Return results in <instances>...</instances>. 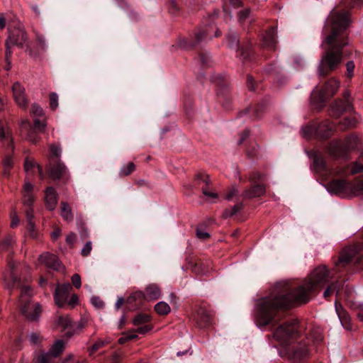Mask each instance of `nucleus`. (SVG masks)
Instances as JSON below:
<instances>
[{
    "label": "nucleus",
    "instance_id": "62",
    "mask_svg": "<svg viewBox=\"0 0 363 363\" xmlns=\"http://www.w3.org/2000/svg\"><path fill=\"white\" fill-rule=\"evenodd\" d=\"M67 304L74 308L78 303V296L77 294H72L69 300H67Z\"/></svg>",
    "mask_w": 363,
    "mask_h": 363
},
{
    "label": "nucleus",
    "instance_id": "64",
    "mask_svg": "<svg viewBox=\"0 0 363 363\" xmlns=\"http://www.w3.org/2000/svg\"><path fill=\"white\" fill-rule=\"evenodd\" d=\"M77 235L74 233H70L66 237V242L69 245H73L76 240Z\"/></svg>",
    "mask_w": 363,
    "mask_h": 363
},
{
    "label": "nucleus",
    "instance_id": "46",
    "mask_svg": "<svg viewBox=\"0 0 363 363\" xmlns=\"http://www.w3.org/2000/svg\"><path fill=\"white\" fill-rule=\"evenodd\" d=\"M336 291L337 294L339 292L338 284L337 282H333L330 284L325 290L323 293V296L325 298H328L331 295L332 293Z\"/></svg>",
    "mask_w": 363,
    "mask_h": 363
},
{
    "label": "nucleus",
    "instance_id": "54",
    "mask_svg": "<svg viewBox=\"0 0 363 363\" xmlns=\"http://www.w3.org/2000/svg\"><path fill=\"white\" fill-rule=\"evenodd\" d=\"M91 303L96 308H102L104 306V301L99 296H92L91 298Z\"/></svg>",
    "mask_w": 363,
    "mask_h": 363
},
{
    "label": "nucleus",
    "instance_id": "26",
    "mask_svg": "<svg viewBox=\"0 0 363 363\" xmlns=\"http://www.w3.org/2000/svg\"><path fill=\"white\" fill-rule=\"evenodd\" d=\"M65 349V342L62 340H57L53 343V345H52V347H50V349L49 350L48 353L50 356H52L53 358H56V357H59L63 352Z\"/></svg>",
    "mask_w": 363,
    "mask_h": 363
},
{
    "label": "nucleus",
    "instance_id": "29",
    "mask_svg": "<svg viewBox=\"0 0 363 363\" xmlns=\"http://www.w3.org/2000/svg\"><path fill=\"white\" fill-rule=\"evenodd\" d=\"M313 164L315 171L320 173L328 171L325 160L322 156L317 155H315L313 158Z\"/></svg>",
    "mask_w": 363,
    "mask_h": 363
},
{
    "label": "nucleus",
    "instance_id": "47",
    "mask_svg": "<svg viewBox=\"0 0 363 363\" xmlns=\"http://www.w3.org/2000/svg\"><path fill=\"white\" fill-rule=\"evenodd\" d=\"M228 45L231 48H235L238 47L239 40L236 33H230L228 35Z\"/></svg>",
    "mask_w": 363,
    "mask_h": 363
},
{
    "label": "nucleus",
    "instance_id": "28",
    "mask_svg": "<svg viewBox=\"0 0 363 363\" xmlns=\"http://www.w3.org/2000/svg\"><path fill=\"white\" fill-rule=\"evenodd\" d=\"M61 216L67 222H72L73 220L72 209L66 202H61Z\"/></svg>",
    "mask_w": 363,
    "mask_h": 363
},
{
    "label": "nucleus",
    "instance_id": "59",
    "mask_svg": "<svg viewBox=\"0 0 363 363\" xmlns=\"http://www.w3.org/2000/svg\"><path fill=\"white\" fill-rule=\"evenodd\" d=\"M33 202V196L32 194H25L23 196V203L25 206L28 207H30Z\"/></svg>",
    "mask_w": 363,
    "mask_h": 363
},
{
    "label": "nucleus",
    "instance_id": "35",
    "mask_svg": "<svg viewBox=\"0 0 363 363\" xmlns=\"http://www.w3.org/2000/svg\"><path fill=\"white\" fill-rule=\"evenodd\" d=\"M84 327V324L82 321L78 323H73V328L71 330H68L64 333V335L67 338H70L73 335L79 333Z\"/></svg>",
    "mask_w": 363,
    "mask_h": 363
},
{
    "label": "nucleus",
    "instance_id": "48",
    "mask_svg": "<svg viewBox=\"0 0 363 363\" xmlns=\"http://www.w3.org/2000/svg\"><path fill=\"white\" fill-rule=\"evenodd\" d=\"M357 119L354 117H347L341 122V125H343L344 128H347L354 126L357 123Z\"/></svg>",
    "mask_w": 363,
    "mask_h": 363
},
{
    "label": "nucleus",
    "instance_id": "18",
    "mask_svg": "<svg viewBox=\"0 0 363 363\" xmlns=\"http://www.w3.org/2000/svg\"><path fill=\"white\" fill-rule=\"evenodd\" d=\"M214 28H216L211 26L209 28L200 29L195 33V42L194 43L184 44L181 45V46H182L184 48H189L195 46L196 44H198L207 38H211L212 35L211 34V31Z\"/></svg>",
    "mask_w": 363,
    "mask_h": 363
},
{
    "label": "nucleus",
    "instance_id": "33",
    "mask_svg": "<svg viewBox=\"0 0 363 363\" xmlns=\"http://www.w3.org/2000/svg\"><path fill=\"white\" fill-rule=\"evenodd\" d=\"M359 138L357 135H350L346 138L344 146L346 150L350 149H354L357 147Z\"/></svg>",
    "mask_w": 363,
    "mask_h": 363
},
{
    "label": "nucleus",
    "instance_id": "39",
    "mask_svg": "<svg viewBox=\"0 0 363 363\" xmlns=\"http://www.w3.org/2000/svg\"><path fill=\"white\" fill-rule=\"evenodd\" d=\"M35 167L38 168L39 174L40 175H42L43 174L42 168L38 164H37L33 160H30L28 158L26 159L25 163H24V169H25L26 172H28L29 171H30L33 168H34Z\"/></svg>",
    "mask_w": 363,
    "mask_h": 363
},
{
    "label": "nucleus",
    "instance_id": "61",
    "mask_svg": "<svg viewBox=\"0 0 363 363\" xmlns=\"http://www.w3.org/2000/svg\"><path fill=\"white\" fill-rule=\"evenodd\" d=\"M239 194V191L237 188L233 187L230 191L226 194L225 199L228 201L233 199V197L237 196Z\"/></svg>",
    "mask_w": 363,
    "mask_h": 363
},
{
    "label": "nucleus",
    "instance_id": "13",
    "mask_svg": "<svg viewBox=\"0 0 363 363\" xmlns=\"http://www.w3.org/2000/svg\"><path fill=\"white\" fill-rule=\"evenodd\" d=\"M12 91L17 105L22 108H27L28 101L26 95L25 88L19 82H15L12 86Z\"/></svg>",
    "mask_w": 363,
    "mask_h": 363
},
{
    "label": "nucleus",
    "instance_id": "24",
    "mask_svg": "<svg viewBox=\"0 0 363 363\" xmlns=\"http://www.w3.org/2000/svg\"><path fill=\"white\" fill-rule=\"evenodd\" d=\"M198 325L201 328L206 327L211 324L212 318L210 313L203 308H199L195 317Z\"/></svg>",
    "mask_w": 363,
    "mask_h": 363
},
{
    "label": "nucleus",
    "instance_id": "43",
    "mask_svg": "<svg viewBox=\"0 0 363 363\" xmlns=\"http://www.w3.org/2000/svg\"><path fill=\"white\" fill-rule=\"evenodd\" d=\"M150 320V316L147 314H138L135 317V318L133 320V323L135 325H140L143 323H147Z\"/></svg>",
    "mask_w": 363,
    "mask_h": 363
},
{
    "label": "nucleus",
    "instance_id": "38",
    "mask_svg": "<svg viewBox=\"0 0 363 363\" xmlns=\"http://www.w3.org/2000/svg\"><path fill=\"white\" fill-rule=\"evenodd\" d=\"M30 114L33 118H43L45 113L43 109L37 104H33L31 106Z\"/></svg>",
    "mask_w": 363,
    "mask_h": 363
},
{
    "label": "nucleus",
    "instance_id": "23",
    "mask_svg": "<svg viewBox=\"0 0 363 363\" xmlns=\"http://www.w3.org/2000/svg\"><path fill=\"white\" fill-rule=\"evenodd\" d=\"M277 30L274 28H270L263 37V45L268 49L274 50L277 44Z\"/></svg>",
    "mask_w": 363,
    "mask_h": 363
},
{
    "label": "nucleus",
    "instance_id": "41",
    "mask_svg": "<svg viewBox=\"0 0 363 363\" xmlns=\"http://www.w3.org/2000/svg\"><path fill=\"white\" fill-rule=\"evenodd\" d=\"M49 147L52 154V156L50 158H52L54 160H60L62 153L61 147L55 144H51Z\"/></svg>",
    "mask_w": 363,
    "mask_h": 363
},
{
    "label": "nucleus",
    "instance_id": "36",
    "mask_svg": "<svg viewBox=\"0 0 363 363\" xmlns=\"http://www.w3.org/2000/svg\"><path fill=\"white\" fill-rule=\"evenodd\" d=\"M155 310L158 314L164 315L170 312V307L167 303L160 301L155 306Z\"/></svg>",
    "mask_w": 363,
    "mask_h": 363
},
{
    "label": "nucleus",
    "instance_id": "40",
    "mask_svg": "<svg viewBox=\"0 0 363 363\" xmlns=\"http://www.w3.org/2000/svg\"><path fill=\"white\" fill-rule=\"evenodd\" d=\"M196 236L200 240H207L210 238V234L206 232V227L203 224L199 225L196 228Z\"/></svg>",
    "mask_w": 363,
    "mask_h": 363
},
{
    "label": "nucleus",
    "instance_id": "63",
    "mask_svg": "<svg viewBox=\"0 0 363 363\" xmlns=\"http://www.w3.org/2000/svg\"><path fill=\"white\" fill-rule=\"evenodd\" d=\"M315 131V128L312 126H306L302 129V134L304 137L308 138Z\"/></svg>",
    "mask_w": 363,
    "mask_h": 363
},
{
    "label": "nucleus",
    "instance_id": "6",
    "mask_svg": "<svg viewBox=\"0 0 363 363\" xmlns=\"http://www.w3.org/2000/svg\"><path fill=\"white\" fill-rule=\"evenodd\" d=\"M358 247H348L345 248L338 260L335 262V268L334 270L340 271L342 268L348 265L353 259H356V263L360 267H363V255L360 257L355 258L358 253Z\"/></svg>",
    "mask_w": 363,
    "mask_h": 363
},
{
    "label": "nucleus",
    "instance_id": "17",
    "mask_svg": "<svg viewBox=\"0 0 363 363\" xmlns=\"http://www.w3.org/2000/svg\"><path fill=\"white\" fill-rule=\"evenodd\" d=\"M39 259L41 263L44 264L48 268L54 270H60L61 268V263L57 257L55 255L44 252L40 256Z\"/></svg>",
    "mask_w": 363,
    "mask_h": 363
},
{
    "label": "nucleus",
    "instance_id": "37",
    "mask_svg": "<svg viewBox=\"0 0 363 363\" xmlns=\"http://www.w3.org/2000/svg\"><path fill=\"white\" fill-rule=\"evenodd\" d=\"M135 169V166L133 162H129L123 165L120 169L119 174L121 177H126L130 174Z\"/></svg>",
    "mask_w": 363,
    "mask_h": 363
},
{
    "label": "nucleus",
    "instance_id": "21",
    "mask_svg": "<svg viewBox=\"0 0 363 363\" xmlns=\"http://www.w3.org/2000/svg\"><path fill=\"white\" fill-rule=\"evenodd\" d=\"M346 152L347 150L345 146L338 141H333L330 143L328 147V154L334 158L345 157Z\"/></svg>",
    "mask_w": 363,
    "mask_h": 363
},
{
    "label": "nucleus",
    "instance_id": "27",
    "mask_svg": "<svg viewBox=\"0 0 363 363\" xmlns=\"http://www.w3.org/2000/svg\"><path fill=\"white\" fill-rule=\"evenodd\" d=\"M333 125L328 121H324L316 128L317 133L323 138H328L332 133Z\"/></svg>",
    "mask_w": 363,
    "mask_h": 363
},
{
    "label": "nucleus",
    "instance_id": "34",
    "mask_svg": "<svg viewBox=\"0 0 363 363\" xmlns=\"http://www.w3.org/2000/svg\"><path fill=\"white\" fill-rule=\"evenodd\" d=\"M242 208V203H238L235 205H234L233 207L226 208L223 213V216L225 218L231 217V216L235 215L236 213H238Z\"/></svg>",
    "mask_w": 363,
    "mask_h": 363
},
{
    "label": "nucleus",
    "instance_id": "50",
    "mask_svg": "<svg viewBox=\"0 0 363 363\" xmlns=\"http://www.w3.org/2000/svg\"><path fill=\"white\" fill-rule=\"evenodd\" d=\"M28 337L30 343L33 345H39L43 340V337L40 336V335L37 333H31Z\"/></svg>",
    "mask_w": 363,
    "mask_h": 363
},
{
    "label": "nucleus",
    "instance_id": "20",
    "mask_svg": "<svg viewBox=\"0 0 363 363\" xmlns=\"http://www.w3.org/2000/svg\"><path fill=\"white\" fill-rule=\"evenodd\" d=\"M266 193L265 186L262 184H255L250 188L245 189L242 196L245 199H253L260 197Z\"/></svg>",
    "mask_w": 363,
    "mask_h": 363
},
{
    "label": "nucleus",
    "instance_id": "42",
    "mask_svg": "<svg viewBox=\"0 0 363 363\" xmlns=\"http://www.w3.org/2000/svg\"><path fill=\"white\" fill-rule=\"evenodd\" d=\"M337 104L344 105L343 108L338 109V113L350 112L353 110V106L350 99L337 101Z\"/></svg>",
    "mask_w": 363,
    "mask_h": 363
},
{
    "label": "nucleus",
    "instance_id": "58",
    "mask_svg": "<svg viewBox=\"0 0 363 363\" xmlns=\"http://www.w3.org/2000/svg\"><path fill=\"white\" fill-rule=\"evenodd\" d=\"M108 342H106L104 340H99L98 341H96L91 347V352L93 353V352H96L98 350H99L100 348H101L103 346H104L106 344H107Z\"/></svg>",
    "mask_w": 363,
    "mask_h": 363
},
{
    "label": "nucleus",
    "instance_id": "51",
    "mask_svg": "<svg viewBox=\"0 0 363 363\" xmlns=\"http://www.w3.org/2000/svg\"><path fill=\"white\" fill-rule=\"evenodd\" d=\"M37 45L39 49L45 51L48 48L46 40L43 35H38L37 37Z\"/></svg>",
    "mask_w": 363,
    "mask_h": 363
},
{
    "label": "nucleus",
    "instance_id": "8",
    "mask_svg": "<svg viewBox=\"0 0 363 363\" xmlns=\"http://www.w3.org/2000/svg\"><path fill=\"white\" fill-rule=\"evenodd\" d=\"M298 323L296 320L279 325L274 332V337L279 342H285L298 334Z\"/></svg>",
    "mask_w": 363,
    "mask_h": 363
},
{
    "label": "nucleus",
    "instance_id": "45",
    "mask_svg": "<svg viewBox=\"0 0 363 363\" xmlns=\"http://www.w3.org/2000/svg\"><path fill=\"white\" fill-rule=\"evenodd\" d=\"M264 178L265 174L257 171L252 172L249 174V180L252 183H256L259 181H262Z\"/></svg>",
    "mask_w": 363,
    "mask_h": 363
},
{
    "label": "nucleus",
    "instance_id": "52",
    "mask_svg": "<svg viewBox=\"0 0 363 363\" xmlns=\"http://www.w3.org/2000/svg\"><path fill=\"white\" fill-rule=\"evenodd\" d=\"M50 105L53 110L56 109L58 106V96L55 92L50 94Z\"/></svg>",
    "mask_w": 363,
    "mask_h": 363
},
{
    "label": "nucleus",
    "instance_id": "31",
    "mask_svg": "<svg viewBox=\"0 0 363 363\" xmlns=\"http://www.w3.org/2000/svg\"><path fill=\"white\" fill-rule=\"evenodd\" d=\"M59 325L62 328L64 333L71 330L73 328V322L69 316H62L59 318Z\"/></svg>",
    "mask_w": 363,
    "mask_h": 363
},
{
    "label": "nucleus",
    "instance_id": "7",
    "mask_svg": "<svg viewBox=\"0 0 363 363\" xmlns=\"http://www.w3.org/2000/svg\"><path fill=\"white\" fill-rule=\"evenodd\" d=\"M48 171L49 176L54 180L62 179L64 182H67L70 175L67 166L61 160H54L49 158Z\"/></svg>",
    "mask_w": 363,
    "mask_h": 363
},
{
    "label": "nucleus",
    "instance_id": "12",
    "mask_svg": "<svg viewBox=\"0 0 363 363\" xmlns=\"http://www.w3.org/2000/svg\"><path fill=\"white\" fill-rule=\"evenodd\" d=\"M72 286L69 283L58 285L54 294V299L56 305L62 307L66 303Z\"/></svg>",
    "mask_w": 363,
    "mask_h": 363
},
{
    "label": "nucleus",
    "instance_id": "16",
    "mask_svg": "<svg viewBox=\"0 0 363 363\" xmlns=\"http://www.w3.org/2000/svg\"><path fill=\"white\" fill-rule=\"evenodd\" d=\"M21 132L23 133L27 132L26 140L29 142L36 144L40 140V137L37 135L35 131L33 129V127L29 121L25 119L22 120L20 123Z\"/></svg>",
    "mask_w": 363,
    "mask_h": 363
},
{
    "label": "nucleus",
    "instance_id": "32",
    "mask_svg": "<svg viewBox=\"0 0 363 363\" xmlns=\"http://www.w3.org/2000/svg\"><path fill=\"white\" fill-rule=\"evenodd\" d=\"M361 172H363V165L358 163H354L347 167L345 169L342 170L341 174H354ZM337 174H340V172H337Z\"/></svg>",
    "mask_w": 363,
    "mask_h": 363
},
{
    "label": "nucleus",
    "instance_id": "57",
    "mask_svg": "<svg viewBox=\"0 0 363 363\" xmlns=\"http://www.w3.org/2000/svg\"><path fill=\"white\" fill-rule=\"evenodd\" d=\"M91 250H92L91 242L89 241L84 245V247L82 249L81 254L82 255V256L86 257L90 254Z\"/></svg>",
    "mask_w": 363,
    "mask_h": 363
},
{
    "label": "nucleus",
    "instance_id": "2",
    "mask_svg": "<svg viewBox=\"0 0 363 363\" xmlns=\"http://www.w3.org/2000/svg\"><path fill=\"white\" fill-rule=\"evenodd\" d=\"M350 26V17L347 11H331L327 18L324 28L325 39L321 47L325 49L318 65V74L325 76L335 70L341 64L343 48L347 45L345 31Z\"/></svg>",
    "mask_w": 363,
    "mask_h": 363
},
{
    "label": "nucleus",
    "instance_id": "9",
    "mask_svg": "<svg viewBox=\"0 0 363 363\" xmlns=\"http://www.w3.org/2000/svg\"><path fill=\"white\" fill-rule=\"evenodd\" d=\"M287 353L288 359L291 363H299L302 359L308 357L309 350L306 342H299L294 343Z\"/></svg>",
    "mask_w": 363,
    "mask_h": 363
},
{
    "label": "nucleus",
    "instance_id": "56",
    "mask_svg": "<svg viewBox=\"0 0 363 363\" xmlns=\"http://www.w3.org/2000/svg\"><path fill=\"white\" fill-rule=\"evenodd\" d=\"M250 11L248 9H245L240 11L238 13V21L240 23L244 22L250 16Z\"/></svg>",
    "mask_w": 363,
    "mask_h": 363
},
{
    "label": "nucleus",
    "instance_id": "15",
    "mask_svg": "<svg viewBox=\"0 0 363 363\" xmlns=\"http://www.w3.org/2000/svg\"><path fill=\"white\" fill-rule=\"evenodd\" d=\"M0 141L3 145L11 150L14 149L13 139L9 128L0 120Z\"/></svg>",
    "mask_w": 363,
    "mask_h": 363
},
{
    "label": "nucleus",
    "instance_id": "30",
    "mask_svg": "<svg viewBox=\"0 0 363 363\" xmlns=\"http://www.w3.org/2000/svg\"><path fill=\"white\" fill-rule=\"evenodd\" d=\"M350 191L354 196L363 195V177L351 184Z\"/></svg>",
    "mask_w": 363,
    "mask_h": 363
},
{
    "label": "nucleus",
    "instance_id": "11",
    "mask_svg": "<svg viewBox=\"0 0 363 363\" xmlns=\"http://www.w3.org/2000/svg\"><path fill=\"white\" fill-rule=\"evenodd\" d=\"M160 296L161 290L160 287L155 284H152L145 288V293H143L142 291H136L129 297L128 300H136L142 298H145L147 300H157L160 297Z\"/></svg>",
    "mask_w": 363,
    "mask_h": 363
},
{
    "label": "nucleus",
    "instance_id": "1",
    "mask_svg": "<svg viewBox=\"0 0 363 363\" xmlns=\"http://www.w3.org/2000/svg\"><path fill=\"white\" fill-rule=\"evenodd\" d=\"M333 277L325 266L316 267L302 284L293 291L288 287H277L269 296L260 298L257 305V321L259 326L276 325L281 319L279 311L294 304L306 303L312 294L325 286Z\"/></svg>",
    "mask_w": 363,
    "mask_h": 363
},
{
    "label": "nucleus",
    "instance_id": "53",
    "mask_svg": "<svg viewBox=\"0 0 363 363\" xmlns=\"http://www.w3.org/2000/svg\"><path fill=\"white\" fill-rule=\"evenodd\" d=\"M347 77L351 79L354 76V64L353 61H348L346 63Z\"/></svg>",
    "mask_w": 363,
    "mask_h": 363
},
{
    "label": "nucleus",
    "instance_id": "49",
    "mask_svg": "<svg viewBox=\"0 0 363 363\" xmlns=\"http://www.w3.org/2000/svg\"><path fill=\"white\" fill-rule=\"evenodd\" d=\"M53 357L50 356L48 352L40 354L38 357V363H54Z\"/></svg>",
    "mask_w": 363,
    "mask_h": 363
},
{
    "label": "nucleus",
    "instance_id": "14",
    "mask_svg": "<svg viewBox=\"0 0 363 363\" xmlns=\"http://www.w3.org/2000/svg\"><path fill=\"white\" fill-rule=\"evenodd\" d=\"M351 184L343 179H335L328 183L327 189L335 194H345L350 191Z\"/></svg>",
    "mask_w": 363,
    "mask_h": 363
},
{
    "label": "nucleus",
    "instance_id": "60",
    "mask_svg": "<svg viewBox=\"0 0 363 363\" xmlns=\"http://www.w3.org/2000/svg\"><path fill=\"white\" fill-rule=\"evenodd\" d=\"M72 283L77 288L79 289L82 285L81 277L78 274H74L72 277Z\"/></svg>",
    "mask_w": 363,
    "mask_h": 363
},
{
    "label": "nucleus",
    "instance_id": "4",
    "mask_svg": "<svg viewBox=\"0 0 363 363\" xmlns=\"http://www.w3.org/2000/svg\"><path fill=\"white\" fill-rule=\"evenodd\" d=\"M340 82L335 78H331L325 84L323 90L314 89L311 96V101L315 105L323 104L328 99L332 97L337 91Z\"/></svg>",
    "mask_w": 363,
    "mask_h": 363
},
{
    "label": "nucleus",
    "instance_id": "3",
    "mask_svg": "<svg viewBox=\"0 0 363 363\" xmlns=\"http://www.w3.org/2000/svg\"><path fill=\"white\" fill-rule=\"evenodd\" d=\"M32 296L30 288L28 286L22 289L20 296V308L22 314L29 321L38 320L41 313V306L38 303L30 301Z\"/></svg>",
    "mask_w": 363,
    "mask_h": 363
},
{
    "label": "nucleus",
    "instance_id": "5",
    "mask_svg": "<svg viewBox=\"0 0 363 363\" xmlns=\"http://www.w3.org/2000/svg\"><path fill=\"white\" fill-rule=\"evenodd\" d=\"M9 30V35L6 42V59L8 64H10V58L11 57L12 51L11 50V45H17L23 47L26 40V34L23 29L18 27L13 30Z\"/></svg>",
    "mask_w": 363,
    "mask_h": 363
},
{
    "label": "nucleus",
    "instance_id": "55",
    "mask_svg": "<svg viewBox=\"0 0 363 363\" xmlns=\"http://www.w3.org/2000/svg\"><path fill=\"white\" fill-rule=\"evenodd\" d=\"M13 239L12 236L9 235L6 237L0 244V248L1 250L7 249L10 245H12Z\"/></svg>",
    "mask_w": 363,
    "mask_h": 363
},
{
    "label": "nucleus",
    "instance_id": "22",
    "mask_svg": "<svg viewBox=\"0 0 363 363\" xmlns=\"http://www.w3.org/2000/svg\"><path fill=\"white\" fill-rule=\"evenodd\" d=\"M45 205L48 210L53 211L57 203V193L53 187H48L45 192Z\"/></svg>",
    "mask_w": 363,
    "mask_h": 363
},
{
    "label": "nucleus",
    "instance_id": "10",
    "mask_svg": "<svg viewBox=\"0 0 363 363\" xmlns=\"http://www.w3.org/2000/svg\"><path fill=\"white\" fill-rule=\"evenodd\" d=\"M211 183L209 176L203 173H198L195 176L194 185L201 189L203 194L207 199H216L218 198V194L209 189L208 186Z\"/></svg>",
    "mask_w": 363,
    "mask_h": 363
},
{
    "label": "nucleus",
    "instance_id": "19",
    "mask_svg": "<svg viewBox=\"0 0 363 363\" xmlns=\"http://www.w3.org/2000/svg\"><path fill=\"white\" fill-rule=\"evenodd\" d=\"M15 267L16 264L14 262H10L9 264V271L4 274V280L7 288L14 287L19 283V279L14 274Z\"/></svg>",
    "mask_w": 363,
    "mask_h": 363
},
{
    "label": "nucleus",
    "instance_id": "44",
    "mask_svg": "<svg viewBox=\"0 0 363 363\" xmlns=\"http://www.w3.org/2000/svg\"><path fill=\"white\" fill-rule=\"evenodd\" d=\"M34 126L40 132H43L47 126L45 118L43 117L34 118Z\"/></svg>",
    "mask_w": 363,
    "mask_h": 363
},
{
    "label": "nucleus",
    "instance_id": "25",
    "mask_svg": "<svg viewBox=\"0 0 363 363\" xmlns=\"http://www.w3.org/2000/svg\"><path fill=\"white\" fill-rule=\"evenodd\" d=\"M335 310L342 326L347 330H352V327L349 322V315L344 311L341 304L335 302Z\"/></svg>",
    "mask_w": 363,
    "mask_h": 363
}]
</instances>
